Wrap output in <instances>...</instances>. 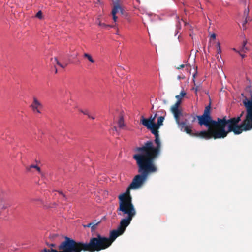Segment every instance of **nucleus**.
<instances>
[{"label":"nucleus","mask_w":252,"mask_h":252,"mask_svg":"<svg viewBox=\"0 0 252 252\" xmlns=\"http://www.w3.org/2000/svg\"><path fill=\"white\" fill-rule=\"evenodd\" d=\"M208 111H209L210 119L213 120L211 116L210 104L205 107L203 114L202 115H192L191 116L192 119L191 120L192 122H195L197 118L198 121V124L201 126H205L206 127H208L207 130H202L200 132L193 133L191 129L192 126L189 125H187L186 121L185 122H180V117H178V119H175V120L181 130L186 132L187 134H189L191 136L199 137L205 140H209L212 138L214 139H219V137H216V132H217L216 128H215V126L212 124L210 120L206 118L205 113L206 114H207Z\"/></svg>","instance_id":"1"},{"label":"nucleus","mask_w":252,"mask_h":252,"mask_svg":"<svg viewBox=\"0 0 252 252\" xmlns=\"http://www.w3.org/2000/svg\"><path fill=\"white\" fill-rule=\"evenodd\" d=\"M133 158L136 162L139 174L133 179L130 184V188L136 189L142 186L149 175L156 172L158 168L155 164L156 159L138 153L133 156Z\"/></svg>","instance_id":"2"},{"label":"nucleus","mask_w":252,"mask_h":252,"mask_svg":"<svg viewBox=\"0 0 252 252\" xmlns=\"http://www.w3.org/2000/svg\"><path fill=\"white\" fill-rule=\"evenodd\" d=\"M207 113H209V111ZM244 114V111H242L240 116L237 117L227 119L226 116H225L223 118H218L216 120H211L209 113H207L206 114V118L210 120L211 123L216 129L217 132H216V137H219V139H223L231 132H233L235 134H239L242 133L241 125H239L238 123L241 121V118Z\"/></svg>","instance_id":"3"},{"label":"nucleus","mask_w":252,"mask_h":252,"mask_svg":"<svg viewBox=\"0 0 252 252\" xmlns=\"http://www.w3.org/2000/svg\"><path fill=\"white\" fill-rule=\"evenodd\" d=\"M72 243L74 252H99L110 247L107 237L99 233H96L94 237L91 238L89 243L76 241L73 239Z\"/></svg>","instance_id":"4"},{"label":"nucleus","mask_w":252,"mask_h":252,"mask_svg":"<svg viewBox=\"0 0 252 252\" xmlns=\"http://www.w3.org/2000/svg\"><path fill=\"white\" fill-rule=\"evenodd\" d=\"M147 128L150 130L151 133L155 135L156 146L154 147L152 141H148L142 146L137 147L135 151L138 152V154L156 159L160 154L161 147L158 131L159 127L156 126V124H153Z\"/></svg>","instance_id":"5"},{"label":"nucleus","mask_w":252,"mask_h":252,"mask_svg":"<svg viewBox=\"0 0 252 252\" xmlns=\"http://www.w3.org/2000/svg\"><path fill=\"white\" fill-rule=\"evenodd\" d=\"M121 211L123 213V215H127V217L121 220L120 225L118 228L122 232H124L126 228L130 224L133 217L136 215L135 209L126 208H118L117 211Z\"/></svg>","instance_id":"6"},{"label":"nucleus","mask_w":252,"mask_h":252,"mask_svg":"<svg viewBox=\"0 0 252 252\" xmlns=\"http://www.w3.org/2000/svg\"><path fill=\"white\" fill-rule=\"evenodd\" d=\"M131 189H135L130 188V184L127 189L125 192L121 194L118 196L119 200V208H126L135 209L134 205L132 203V197L130 194V190Z\"/></svg>","instance_id":"7"},{"label":"nucleus","mask_w":252,"mask_h":252,"mask_svg":"<svg viewBox=\"0 0 252 252\" xmlns=\"http://www.w3.org/2000/svg\"><path fill=\"white\" fill-rule=\"evenodd\" d=\"M59 251L51 248V249H44L42 252H74L72 239L67 237H65L64 241L62 242L58 247Z\"/></svg>","instance_id":"8"},{"label":"nucleus","mask_w":252,"mask_h":252,"mask_svg":"<svg viewBox=\"0 0 252 252\" xmlns=\"http://www.w3.org/2000/svg\"><path fill=\"white\" fill-rule=\"evenodd\" d=\"M186 94V93L184 90H182L180 94L177 95L175 98L177 99V102L171 107V111L174 115L175 119H177L178 117H180L182 115V112L179 109V107L180 105L182 99Z\"/></svg>","instance_id":"9"},{"label":"nucleus","mask_w":252,"mask_h":252,"mask_svg":"<svg viewBox=\"0 0 252 252\" xmlns=\"http://www.w3.org/2000/svg\"><path fill=\"white\" fill-rule=\"evenodd\" d=\"M242 132L243 131H248L252 129V112L246 109L245 119L241 124Z\"/></svg>","instance_id":"10"},{"label":"nucleus","mask_w":252,"mask_h":252,"mask_svg":"<svg viewBox=\"0 0 252 252\" xmlns=\"http://www.w3.org/2000/svg\"><path fill=\"white\" fill-rule=\"evenodd\" d=\"M123 232L121 231L118 227L117 229H114L110 231V235L109 237H107L108 242L109 246H110L112 243L115 240V239L123 234Z\"/></svg>","instance_id":"11"},{"label":"nucleus","mask_w":252,"mask_h":252,"mask_svg":"<svg viewBox=\"0 0 252 252\" xmlns=\"http://www.w3.org/2000/svg\"><path fill=\"white\" fill-rule=\"evenodd\" d=\"M156 117L157 114H156L154 116L151 115L149 119H146L143 116H141V123L145 127H150V126L153 125V124H156L154 122Z\"/></svg>","instance_id":"12"},{"label":"nucleus","mask_w":252,"mask_h":252,"mask_svg":"<svg viewBox=\"0 0 252 252\" xmlns=\"http://www.w3.org/2000/svg\"><path fill=\"white\" fill-rule=\"evenodd\" d=\"M42 105L40 102L36 98H33V101L31 107H32V110L34 112H37L38 113H40L41 112L39 110V108L41 107Z\"/></svg>","instance_id":"13"},{"label":"nucleus","mask_w":252,"mask_h":252,"mask_svg":"<svg viewBox=\"0 0 252 252\" xmlns=\"http://www.w3.org/2000/svg\"><path fill=\"white\" fill-rule=\"evenodd\" d=\"M119 11H120L122 14H123V9H122V7H118L116 6L115 7H113L111 14L112 15L113 19L114 22L117 21L118 17L116 16V13Z\"/></svg>","instance_id":"14"},{"label":"nucleus","mask_w":252,"mask_h":252,"mask_svg":"<svg viewBox=\"0 0 252 252\" xmlns=\"http://www.w3.org/2000/svg\"><path fill=\"white\" fill-rule=\"evenodd\" d=\"M100 223V221L96 222V220H95L94 222H91L88 223L87 225H83L84 227H91V231H94L96 227V226Z\"/></svg>","instance_id":"15"},{"label":"nucleus","mask_w":252,"mask_h":252,"mask_svg":"<svg viewBox=\"0 0 252 252\" xmlns=\"http://www.w3.org/2000/svg\"><path fill=\"white\" fill-rule=\"evenodd\" d=\"M32 168H35L38 172L39 173L41 174V171L40 168L35 165H32L29 166L27 167L26 169L27 171H30Z\"/></svg>","instance_id":"16"},{"label":"nucleus","mask_w":252,"mask_h":252,"mask_svg":"<svg viewBox=\"0 0 252 252\" xmlns=\"http://www.w3.org/2000/svg\"><path fill=\"white\" fill-rule=\"evenodd\" d=\"M165 119L164 116H160L158 118L157 123L156 124V126L160 127V126L163 125V122Z\"/></svg>","instance_id":"17"},{"label":"nucleus","mask_w":252,"mask_h":252,"mask_svg":"<svg viewBox=\"0 0 252 252\" xmlns=\"http://www.w3.org/2000/svg\"><path fill=\"white\" fill-rule=\"evenodd\" d=\"M96 23L99 26L101 27L102 28L105 29L107 27H113V26H111L110 25H107L105 23H101L99 19H97V20L96 21Z\"/></svg>","instance_id":"18"},{"label":"nucleus","mask_w":252,"mask_h":252,"mask_svg":"<svg viewBox=\"0 0 252 252\" xmlns=\"http://www.w3.org/2000/svg\"><path fill=\"white\" fill-rule=\"evenodd\" d=\"M118 124L119 127L121 128H123L125 126L124 120L123 115H121L120 116Z\"/></svg>","instance_id":"19"},{"label":"nucleus","mask_w":252,"mask_h":252,"mask_svg":"<svg viewBox=\"0 0 252 252\" xmlns=\"http://www.w3.org/2000/svg\"><path fill=\"white\" fill-rule=\"evenodd\" d=\"M83 57L87 59L92 63H94L95 62L92 56L88 53H85L83 55Z\"/></svg>","instance_id":"20"},{"label":"nucleus","mask_w":252,"mask_h":252,"mask_svg":"<svg viewBox=\"0 0 252 252\" xmlns=\"http://www.w3.org/2000/svg\"><path fill=\"white\" fill-rule=\"evenodd\" d=\"M52 63H56L57 65L61 67L62 68H64L66 67L67 64L63 65L61 64L60 62L58 60L57 58H54V59H52Z\"/></svg>","instance_id":"21"},{"label":"nucleus","mask_w":252,"mask_h":252,"mask_svg":"<svg viewBox=\"0 0 252 252\" xmlns=\"http://www.w3.org/2000/svg\"><path fill=\"white\" fill-rule=\"evenodd\" d=\"M113 4V7H115L116 6L118 7H121L120 5V0H111Z\"/></svg>","instance_id":"22"},{"label":"nucleus","mask_w":252,"mask_h":252,"mask_svg":"<svg viewBox=\"0 0 252 252\" xmlns=\"http://www.w3.org/2000/svg\"><path fill=\"white\" fill-rule=\"evenodd\" d=\"M35 17L39 19L43 18L42 12L41 11H39L36 14Z\"/></svg>","instance_id":"23"},{"label":"nucleus","mask_w":252,"mask_h":252,"mask_svg":"<svg viewBox=\"0 0 252 252\" xmlns=\"http://www.w3.org/2000/svg\"><path fill=\"white\" fill-rule=\"evenodd\" d=\"M247 50H248L247 47L245 45H243L242 47L241 48V50L240 51L243 52H246V51H247Z\"/></svg>","instance_id":"24"},{"label":"nucleus","mask_w":252,"mask_h":252,"mask_svg":"<svg viewBox=\"0 0 252 252\" xmlns=\"http://www.w3.org/2000/svg\"><path fill=\"white\" fill-rule=\"evenodd\" d=\"M249 8H248L247 9H245L244 12V16L249 17Z\"/></svg>","instance_id":"25"},{"label":"nucleus","mask_w":252,"mask_h":252,"mask_svg":"<svg viewBox=\"0 0 252 252\" xmlns=\"http://www.w3.org/2000/svg\"><path fill=\"white\" fill-rule=\"evenodd\" d=\"M80 111L84 114V115H87L88 117H90V115L89 114L88 111L87 110L83 111L82 110H80Z\"/></svg>","instance_id":"26"},{"label":"nucleus","mask_w":252,"mask_h":252,"mask_svg":"<svg viewBox=\"0 0 252 252\" xmlns=\"http://www.w3.org/2000/svg\"><path fill=\"white\" fill-rule=\"evenodd\" d=\"M250 20V18L249 17H246L245 20L244 22L243 23V26H244V25Z\"/></svg>","instance_id":"27"},{"label":"nucleus","mask_w":252,"mask_h":252,"mask_svg":"<svg viewBox=\"0 0 252 252\" xmlns=\"http://www.w3.org/2000/svg\"><path fill=\"white\" fill-rule=\"evenodd\" d=\"M40 201L39 198H31L30 199L31 202H35V201Z\"/></svg>","instance_id":"28"},{"label":"nucleus","mask_w":252,"mask_h":252,"mask_svg":"<svg viewBox=\"0 0 252 252\" xmlns=\"http://www.w3.org/2000/svg\"><path fill=\"white\" fill-rule=\"evenodd\" d=\"M176 27H177V29H181V23H180V22L179 21H178V24H177V25H176Z\"/></svg>","instance_id":"29"},{"label":"nucleus","mask_w":252,"mask_h":252,"mask_svg":"<svg viewBox=\"0 0 252 252\" xmlns=\"http://www.w3.org/2000/svg\"><path fill=\"white\" fill-rule=\"evenodd\" d=\"M185 66V65L182 64V65H180L179 67H177V69H180L181 68H184Z\"/></svg>","instance_id":"30"},{"label":"nucleus","mask_w":252,"mask_h":252,"mask_svg":"<svg viewBox=\"0 0 252 252\" xmlns=\"http://www.w3.org/2000/svg\"><path fill=\"white\" fill-rule=\"evenodd\" d=\"M56 244H54V243H51L50 245H49V247H51V248H52V247L55 248V247H56Z\"/></svg>","instance_id":"31"},{"label":"nucleus","mask_w":252,"mask_h":252,"mask_svg":"<svg viewBox=\"0 0 252 252\" xmlns=\"http://www.w3.org/2000/svg\"><path fill=\"white\" fill-rule=\"evenodd\" d=\"M216 34L215 33H213L212 34V35H211V38L214 39H216Z\"/></svg>","instance_id":"32"},{"label":"nucleus","mask_w":252,"mask_h":252,"mask_svg":"<svg viewBox=\"0 0 252 252\" xmlns=\"http://www.w3.org/2000/svg\"><path fill=\"white\" fill-rule=\"evenodd\" d=\"M59 193L60 194L62 195L66 199V197H65V195H64V194H63L62 191H59Z\"/></svg>","instance_id":"33"},{"label":"nucleus","mask_w":252,"mask_h":252,"mask_svg":"<svg viewBox=\"0 0 252 252\" xmlns=\"http://www.w3.org/2000/svg\"><path fill=\"white\" fill-rule=\"evenodd\" d=\"M241 51H240V52H239V53L240 55L242 57V58H244L245 57V54H242V53H241Z\"/></svg>","instance_id":"34"},{"label":"nucleus","mask_w":252,"mask_h":252,"mask_svg":"<svg viewBox=\"0 0 252 252\" xmlns=\"http://www.w3.org/2000/svg\"><path fill=\"white\" fill-rule=\"evenodd\" d=\"M220 48V42H218L217 44V48Z\"/></svg>","instance_id":"35"},{"label":"nucleus","mask_w":252,"mask_h":252,"mask_svg":"<svg viewBox=\"0 0 252 252\" xmlns=\"http://www.w3.org/2000/svg\"><path fill=\"white\" fill-rule=\"evenodd\" d=\"M217 52H218V53H220L221 52V48H217Z\"/></svg>","instance_id":"36"},{"label":"nucleus","mask_w":252,"mask_h":252,"mask_svg":"<svg viewBox=\"0 0 252 252\" xmlns=\"http://www.w3.org/2000/svg\"><path fill=\"white\" fill-rule=\"evenodd\" d=\"M113 130H115L116 131H117V128L116 126H114L113 128H112Z\"/></svg>","instance_id":"37"},{"label":"nucleus","mask_w":252,"mask_h":252,"mask_svg":"<svg viewBox=\"0 0 252 252\" xmlns=\"http://www.w3.org/2000/svg\"><path fill=\"white\" fill-rule=\"evenodd\" d=\"M90 118L93 119V120H94L95 119V117H94V116H92L90 115V117H89Z\"/></svg>","instance_id":"38"},{"label":"nucleus","mask_w":252,"mask_h":252,"mask_svg":"<svg viewBox=\"0 0 252 252\" xmlns=\"http://www.w3.org/2000/svg\"><path fill=\"white\" fill-rule=\"evenodd\" d=\"M247 44V41H244L243 43V45H245L246 46Z\"/></svg>","instance_id":"39"},{"label":"nucleus","mask_w":252,"mask_h":252,"mask_svg":"<svg viewBox=\"0 0 252 252\" xmlns=\"http://www.w3.org/2000/svg\"><path fill=\"white\" fill-rule=\"evenodd\" d=\"M7 207V205H4V206L2 207V208H3V209H6Z\"/></svg>","instance_id":"40"},{"label":"nucleus","mask_w":252,"mask_h":252,"mask_svg":"<svg viewBox=\"0 0 252 252\" xmlns=\"http://www.w3.org/2000/svg\"><path fill=\"white\" fill-rule=\"evenodd\" d=\"M233 50L235 51V52H238V53L240 52V51H237L235 48H233Z\"/></svg>","instance_id":"41"},{"label":"nucleus","mask_w":252,"mask_h":252,"mask_svg":"<svg viewBox=\"0 0 252 252\" xmlns=\"http://www.w3.org/2000/svg\"><path fill=\"white\" fill-rule=\"evenodd\" d=\"M195 75H196V73L193 74V80L194 82L195 81H194V78H195Z\"/></svg>","instance_id":"42"},{"label":"nucleus","mask_w":252,"mask_h":252,"mask_svg":"<svg viewBox=\"0 0 252 252\" xmlns=\"http://www.w3.org/2000/svg\"><path fill=\"white\" fill-rule=\"evenodd\" d=\"M193 89H195V92H196L197 91V90H198V88H197V87H196L195 88H193Z\"/></svg>","instance_id":"43"},{"label":"nucleus","mask_w":252,"mask_h":252,"mask_svg":"<svg viewBox=\"0 0 252 252\" xmlns=\"http://www.w3.org/2000/svg\"><path fill=\"white\" fill-rule=\"evenodd\" d=\"M185 25L186 26L188 23L187 22H184Z\"/></svg>","instance_id":"44"},{"label":"nucleus","mask_w":252,"mask_h":252,"mask_svg":"<svg viewBox=\"0 0 252 252\" xmlns=\"http://www.w3.org/2000/svg\"><path fill=\"white\" fill-rule=\"evenodd\" d=\"M55 68H56V69H55V72H56V73H57V69L56 68V66H55Z\"/></svg>","instance_id":"45"},{"label":"nucleus","mask_w":252,"mask_h":252,"mask_svg":"<svg viewBox=\"0 0 252 252\" xmlns=\"http://www.w3.org/2000/svg\"><path fill=\"white\" fill-rule=\"evenodd\" d=\"M46 244H47V246H49V245H50V244L48 243H46Z\"/></svg>","instance_id":"46"},{"label":"nucleus","mask_w":252,"mask_h":252,"mask_svg":"<svg viewBox=\"0 0 252 252\" xmlns=\"http://www.w3.org/2000/svg\"><path fill=\"white\" fill-rule=\"evenodd\" d=\"M176 17L177 19H179V17H178L177 16H176Z\"/></svg>","instance_id":"47"},{"label":"nucleus","mask_w":252,"mask_h":252,"mask_svg":"<svg viewBox=\"0 0 252 252\" xmlns=\"http://www.w3.org/2000/svg\"><path fill=\"white\" fill-rule=\"evenodd\" d=\"M118 215H121V214L120 213H118Z\"/></svg>","instance_id":"48"},{"label":"nucleus","mask_w":252,"mask_h":252,"mask_svg":"<svg viewBox=\"0 0 252 252\" xmlns=\"http://www.w3.org/2000/svg\"><path fill=\"white\" fill-rule=\"evenodd\" d=\"M178 32H177V33H176L175 35H176L177 34Z\"/></svg>","instance_id":"49"}]
</instances>
